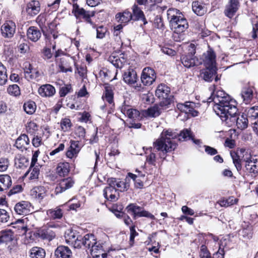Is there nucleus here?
Returning a JSON list of instances; mask_svg holds the SVG:
<instances>
[{
  "instance_id": "obj_2",
  "label": "nucleus",
  "mask_w": 258,
  "mask_h": 258,
  "mask_svg": "<svg viewBox=\"0 0 258 258\" xmlns=\"http://www.w3.org/2000/svg\"><path fill=\"white\" fill-rule=\"evenodd\" d=\"M178 135V134L170 129L163 131L160 137L153 143L154 149L159 152L160 158L165 159L167 153L171 152L176 149L177 144L174 139Z\"/></svg>"
},
{
  "instance_id": "obj_59",
  "label": "nucleus",
  "mask_w": 258,
  "mask_h": 258,
  "mask_svg": "<svg viewBox=\"0 0 258 258\" xmlns=\"http://www.w3.org/2000/svg\"><path fill=\"white\" fill-rule=\"evenodd\" d=\"M9 219L8 212L4 209H0V222L6 223Z\"/></svg>"
},
{
  "instance_id": "obj_23",
  "label": "nucleus",
  "mask_w": 258,
  "mask_h": 258,
  "mask_svg": "<svg viewBox=\"0 0 258 258\" xmlns=\"http://www.w3.org/2000/svg\"><path fill=\"white\" fill-rule=\"evenodd\" d=\"M27 36L28 39L32 42H37L41 36V32L35 26H30L27 31Z\"/></svg>"
},
{
  "instance_id": "obj_21",
  "label": "nucleus",
  "mask_w": 258,
  "mask_h": 258,
  "mask_svg": "<svg viewBox=\"0 0 258 258\" xmlns=\"http://www.w3.org/2000/svg\"><path fill=\"white\" fill-rule=\"evenodd\" d=\"M54 255L56 258H71L72 252L68 246L60 245L55 250Z\"/></svg>"
},
{
  "instance_id": "obj_61",
  "label": "nucleus",
  "mask_w": 258,
  "mask_h": 258,
  "mask_svg": "<svg viewBox=\"0 0 258 258\" xmlns=\"http://www.w3.org/2000/svg\"><path fill=\"white\" fill-rule=\"evenodd\" d=\"M43 57L45 59H49L52 56V53L50 48L45 47L43 49L42 51Z\"/></svg>"
},
{
  "instance_id": "obj_7",
  "label": "nucleus",
  "mask_w": 258,
  "mask_h": 258,
  "mask_svg": "<svg viewBox=\"0 0 258 258\" xmlns=\"http://www.w3.org/2000/svg\"><path fill=\"white\" fill-rule=\"evenodd\" d=\"M120 110L124 115L133 120H139L142 118L139 111L126 104L125 101L120 107Z\"/></svg>"
},
{
  "instance_id": "obj_25",
  "label": "nucleus",
  "mask_w": 258,
  "mask_h": 258,
  "mask_svg": "<svg viewBox=\"0 0 258 258\" xmlns=\"http://www.w3.org/2000/svg\"><path fill=\"white\" fill-rule=\"evenodd\" d=\"M132 17L133 20L134 21H141L144 23V24L147 23L145 16L143 12L136 4H134L132 7Z\"/></svg>"
},
{
  "instance_id": "obj_54",
  "label": "nucleus",
  "mask_w": 258,
  "mask_h": 258,
  "mask_svg": "<svg viewBox=\"0 0 258 258\" xmlns=\"http://www.w3.org/2000/svg\"><path fill=\"white\" fill-rule=\"evenodd\" d=\"M152 148H151V151ZM157 159L156 155L155 153L151 152L149 155L146 156V162L150 165L155 166Z\"/></svg>"
},
{
  "instance_id": "obj_14",
  "label": "nucleus",
  "mask_w": 258,
  "mask_h": 258,
  "mask_svg": "<svg viewBox=\"0 0 258 258\" xmlns=\"http://www.w3.org/2000/svg\"><path fill=\"white\" fill-rule=\"evenodd\" d=\"M83 146V145L81 144L79 141L71 140L70 146L66 152L67 157L70 159L76 157Z\"/></svg>"
},
{
  "instance_id": "obj_48",
  "label": "nucleus",
  "mask_w": 258,
  "mask_h": 258,
  "mask_svg": "<svg viewBox=\"0 0 258 258\" xmlns=\"http://www.w3.org/2000/svg\"><path fill=\"white\" fill-rule=\"evenodd\" d=\"M57 66L60 69V71L63 73L68 72H72L73 71L72 68L67 64L64 58H61L59 62L57 63Z\"/></svg>"
},
{
  "instance_id": "obj_37",
  "label": "nucleus",
  "mask_w": 258,
  "mask_h": 258,
  "mask_svg": "<svg viewBox=\"0 0 258 258\" xmlns=\"http://www.w3.org/2000/svg\"><path fill=\"white\" fill-rule=\"evenodd\" d=\"M45 251L44 249L39 247H33L30 250V256L31 258H44Z\"/></svg>"
},
{
  "instance_id": "obj_45",
  "label": "nucleus",
  "mask_w": 258,
  "mask_h": 258,
  "mask_svg": "<svg viewBox=\"0 0 258 258\" xmlns=\"http://www.w3.org/2000/svg\"><path fill=\"white\" fill-rule=\"evenodd\" d=\"M40 166L39 165L32 166L31 165L29 170L26 173L25 175L27 174L28 172H30V178L31 179H36L38 178Z\"/></svg>"
},
{
  "instance_id": "obj_34",
  "label": "nucleus",
  "mask_w": 258,
  "mask_h": 258,
  "mask_svg": "<svg viewBox=\"0 0 258 258\" xmlns=\"http://www.w3.org/2000/svg\"><path fill=\"white\" fill-rule=\"evenodd\" d=\"M70 166L68 162L59 163L56 168V172L60 176L64 177L69 173Z\"/></svg>"
},
{
  "instance_id": "obj_41",
  "label": "nucleus",
  "mask_w": 258,
  "mask_h": 258,
  "mask_svg": "<svg viewBox=\"0 0 258 258\" xmlns=\"http://www.w3.org/2000/svg\"><path fill=\"white\" fill-rule=\"evenodd\" d=\"M13 239V233L11 231H2L0 233V244L8 243Z\"/></svg>"
},
{
  "instance_id": "obj_51",
  "label": "nucleus",
  "mask_w": 258,
  "mask_h": 258,
  "mask_svg": "<svg viewBox=\"0 0 258 258\" xmlns=\"http://www.w3.org/2000/svg\"><path fill=\"white\" fill-rule=\"evenodd\" d=\"M36 198L42 200L45 196V188L44 186H39L34 188Z\"/></svg>"
},
{
  "instance_id": "obj_64",
  "label": "nucleus",
  "mask_w": 258,
  "mask_h": 258,
  "mask_svg": "<svg viewBox=\"0 0 258 258\" xmlns=\"http://www.w3.org/2000/svg\"><path fill=\"white\" fill-rule=\"evenodd\" d=\"M77 235H75V233L73 232H71L70 234H68V236L66 237V242L70 245H71L72 243L74 242V240L75 241L77 238Z\"/></svg>"
},
{
  "instance_id": "obj_19",
  "label": "nucleus",
  "mask_w": 258,
  "mask_h": 258,
  "mask_svg": "<svg viewBox=\"0 0 258 258\" xmlns=\"http://www.w3.org/2000/svg\"><path fill=\"white\" fill-rule=\"evenodd\" d=\"M40 10V4L38 1L32 0L27 5L26 11L30 16H34L38 14Z\"/></svg>"
},
{
  "instance_id": "obj_43",
  "label": "nucleus",
  "mask_w": 258,
  "mask_h": 258,
  "mask_svg": "<svg viewBox=\"0 0 258 258\" xmlns=\"http://www.w3.org/2000/svg\"><path fill=\"white\" fill-rule=\"evenodd\" d=\"M23 109L28 114H33L36 111V105L35 102L29 100L25 102L23 105Z\"/></svg>"
},
{
  "instance_id": "obj_24",
  "label": "nucleus",
  "mask_w": 258,
  "mask_h": 258,
  "mask_svg": "<svg viewBox=\"0 0 258 258\" xmlns=\"http://www.w3.org/2000/svg\"><path fill=\"white\" fill-rule=\"evenodd\" d=\"M137 177V175L133 174L132 173H128V176L126 177L125 179V181H117L116 184V187L117 188V190H119L120 191H124L128 189L130 186V179H133V180H135V179Z\"/></svg>"
},
{
  "instance_id": "obj_30",
  "label": "nucleus",
  "mask_w": 258,
  "mask_h": 258,
  "mask_svg": "<svg viewBox=\"0 0 258 258\" xmlns=\"http://www.w3.org/2000/svg\"><path fill=\"white\" fill-rule=\"evenodd\" d=\"M245 167L251 173H258V158L251 157L246 161Z\"/></svg>"
},
{
  "instance_id": "obj_11",
  "label": "nucleus",
  "mask_w": 258,
  "mask_h": 258,
  "mask_svg": "<svg viewBox=\"0 0 258 258\" xmlns=\"http://www.w3.org/2000/svg\"><path fill=\"white\" fill-rule=\"evenodd\" d=\"M195 106L196 104L192 102L177 103L176 105L177 108L181 112L194 117L198 116L199 113L198 111L195 109Z\"/></svg>"
},
{
  "instance_id": "obj_5",
  "label": "nucleus",
  "mask_w": 258,
  "mask_h": 258,
  "mask_svg": "<svg viewBox=\"0 0 258 258\" xmlns=\"http://www.w3.org/2000/svg\"><path fill=\"white\" fill-rule=\"evenodd\" d=\"M126 209L127 212L133 214L134 219H136L137 217H142L149 218L153 220L155 219V216L153 214L143 210L142 207L136 204H131L129 205L127 207Z\"/></svg>"
},
{
  "instance_id": "obj_22",
  "label": "nucleus",
  "mask_w": 258,
  "mask_h": 258,
  "mask_svg": "<svg viewBox=\"0 0 258 258\" xmlns=\"http://www.w3.org/2000/svg\"><path fill=\"white\" fill-rule=\"evenodd\" d=\"M217 70L216 67L205 68V69L201 71L200 75L205 81L211 82L217 74Z\"/></svg>"
},
{
  "instance_id": "obj_17",
  "label": "nucleus",
  "mask_w": 258,
  "mask_h": 258,
  "mask_svg": "<svg viewBox=\"0 0 258 258\" xmlns=\"http://www.w3.org/2000/svg\"><path fill=\"white\" fill-rule=\"evenodd\" d=\"M89 252L93 258H105L106 257V253L104 252L102 245L98 242L92 246L89 249Z\"/></svg>"
},
{
  "instance_id": "obj_6",
  "label": "nucleus",
  "mask_w": 258,
  "mask_h": 258,
  "mask_svg": "<svg viewBox=\"0 0 258 258\" xmlns=\"http://www.w3.org/2000/svg\"><path fill=\"white\" fill-rule=\"evenodd\" d=\"M156 74L155 71L149 67L143 69L141 76V80L145 86H150L155 81Z\"/></svg>"
},
{
  "instance_id": "obj_55",
  "label": "nucleus",
  "mask_w": 258,
  "mask_h": 258,
  "mask_svg": "<svg viewBox=\"0 0 258 258\" xmlns=\"http://www.w3.org/2000/svg\"><path fill=\"white\" fill-rule=\"evenodd\" d=\"M84 237L81 235H77V238L75 241L74 240V242L71 245L73 246L74 248H81L82 245H84L83 242Z\"/></svg>"
},
{
  "instance_id": "obj_4",
  "label": "nucleus",
  "mask_w": 258,
  "mask_h": 258,
  "mask_svg": "<svg viewBox=\"0 0 258 258\" xmlns=\"http://www.w3.org/2000/svg\"><path fill=\"white\" fill-rule=\"evenodd\" d=\"M73 7V13L77 19L83 18L86 22L90 24L93 28L95 27V24L91 20V17L95 15L94 11H86L83 8H80L77 4H74Z\"/></svg>"
},
{
  "instance_id": "obj_62",
  "label": "nucleus",
  "mask_w": 258,
  "mask_h": 258,
  "mask_svg": "<svg viewBox=\"0 0 258 258\" xmlns=\"http://www.w3.org/2000/svg\"><path fill=\"white\" fill-rule=\"evenodd\" d=\"M86 132L85 128L81 126L77 127L76 130V135L81 139H84Z\"/></svg>"
},
{
  "instance_id": "obj_27",
  "label": "nucleus",
  "mask_w": 258,
  "mask_h": 258,
  "mask_svg": "<svg viewBox=\"0 0 258 258\" xmlns=\"http://www.w3.org/2000/svg\"><path fill=\"white\" fill-rule=\"evenodd\" d=\"M195 52H190L181 57V61L183 65L187 68L196 65V57L194 56Z\"/></svg>"
},
{
  "instance_id": "obj_28",
  "label": "nucleus",
  "mask_w": 258,
  "mask_h": 258,
  "mask_svg": "<svg viewBox=\"0 0 258 258\" xmlns=\"http://www.w3.org/2000/svg\"><path fill=\"white\" fill-rule=\"evenodd\" d=\"M29 139L28 137L23 134L19 136L16 141L15 146L19 149L23 151L26 150L27 146L29 144Z\"/></svg>"
},
{
  "instance_id": "obj_26",
  "label": "nucleus",
  "mask_w": 258,
  "mask_h": 258,
  "mask_svg": "<svg viewBox=\"0 0 258 258\" xmlns=\"http://www.w3.org/2000/svg\"><path fill=\"white\" fill-rule=\"evenodd\" d=\"M104 197L108 200L116 201L118 198V193L116 188L107 186L103 190Z\"/></svg>"
},
{
  "instance_id": "obj_13",
  "label": "nucleus",
  "mask_w": 258,
  "mask_h": 258,
  "mask_svg": "<svg viewBox=\"0 0 258 258\" xmlns=\"http://www.w3.org/2000/svg\"><path fill=\"white\" fill-rule=\"evenodd\" d=\"M215 59L216 54L211 49L207 51L203 55V61L205 68L216 67Z\"/></svg>"
},
{
  "instance_id": "obj_32",
  "label": "nucleus",
  "mask_w": 258,
  "mask_h": 258,
  "mask_svg": "<svg viewBox=\"0 0 258 258\" xmlns=\"http://www.w3.org/2000/svg\"><path fill=\"white\" fill-rule=\"evenodd\" d=\"M11 185L12 179L9 175H0V191L7 190Z\"/></svg>"
},
{
  "instance_id": "obj_50",
  "label": "nucleus",
  "mask_w": 258,
  "mask_h": 258,
  "mask_svg": "<svg viewBox=\"0 0 258 258\" xmlns=\"http://www.w3.org/2000/svg\"><path fill=\"white\" fill-rule=\"evenodd\" d=\"M179 140L186 141L190 140L192 138V134L190 130L185 128L181 131L179 135Z\"/></svg>"
},
{
  "instance_id": "obj_39",
  "label": "nucleus",
  "mask_w": 258,
  "mask_h": 258,
  "mask_svg": "<svg viewBox=\"0 0 258 258\" xmlns=\"http://www.w3.org/2000/svg\"><path fill=\"white\" fill-rule=\"evenodd\" d=\"M47 215L50 219L56 220L61 219L63 216V213L62 210L59 207L47 210Z\"/></svg>"
},
{
  "instance_id": "obj_49",
  "label": "nucleus",
  "mask_w": 258,
  "mask_h": 258,
  "mask_svg": "<svg viewBox=\"0 0 258 258\" xmlns=\"http://www.w3.org/2000/svg\"><path fill=\"white\" fill-rule=\"evenodd\" d=\"M8 93L14 96H18L20 95V89L18 85L13 84L10 85L7 88Z\"/></svg>"
},
{
  "instance_id": "obj_10",
  "label": "nucleus",
  "mask_w": 258,
  "mask_h": 258,
  "mask_svg": "<svg viewBox=\"0 0 258 258\" xmlns=\"http://www.w3.org/2000/svg\"><path fill=\"white\" fill-rule=\"evenodd\" d=\"M24 73L25 78L28 81L38 80L40 76L38 71L34 69L32 66L28 62L24 63Z\"/></svg>"
},
{
  "instance_id": "obj_9",
  "label": "nucleus",
  "mask_w": 258,
  "mask_h": 258,
  "mask_svg": "<svg viewBox=\"0 0 258 258\" xmlns=\"http://www.w3.org/2000/svg\"><path fill=\"white\" fill-rule=\"evenodd\" d=\"M75 182L74 179L72 177H68L60 180L55 188V194H60L71 188L74 186Z\"/></svg>"
},
{
  "instance_id": "obj_16",
  "label": "nucleus",
  "mask_w": 258,
  "mask_h": 258,
  "mask_svg": "<svg viewBox=\"0 0 258 258\" xmlns=\"http://www.w3.org/2000/svg\"><path fill=\"white\" fill-rule=\"evenodd\" d=\"M239 7L238 0H229L224 11L225 15L227 17L231 18L238 10Z\"/></svg>"
},
{
  "instance_id": "obj_20",
  "label": "nucleus",
  "mask_w": 258,
  "mask_h": 258,
  "mask_svg": "<svg viewBox=\"0 0 258 258\" xmlns=\"http://www.w3.org/2000/svg\"><path fill=\"white\" fill-rule=\"evenodd\" d=\"M123 81L128 85L135 84L138 80L137 72L133 69H129L123 74Z\"/></svg>"
},
{
  "instance_id": "obj_15",
  "label": "nucleus",
  "mask_w": 258,
  "mask_h": 258,
  "mask_svg": "<svg viewBox=\"0 0 258 258\" xmlns=\"http://www.w3.org/2000/svg\"><path fill=\"white\" fill-rule=\"evenodd\" d=\"M31 205L28 201H21L16 204L14 210L19 215H27L31 212Z\"/></svg>"
},
{
  "instance_id": "obj_57",
  "label": "nucleus",
  "mask_w": 258,
  "mask_h": 258,
  "mask_svg": "<svg viewBox=\"0 0 258 258\" xmlns=\"http://www.w3.org/2000/svg\"><path fill=\"white\" fill-rule=\"evenodd\" d=\"M130 245L132 246L134 243V239L136 236L138 235V233L136 231L135 226H132L130 228Z\"/></svg>"
},
{
  "instance_id": "obj_31",
  "label": "nucleus",
  "mask_w": 258,
  "mask_h": 258,
  "mask_svg": "<svg viewBox=\"0 0 258 258\" xmlns=\"http://www.w3.org/2000/svg\"><path fill=\"white\" fill-rule=\"evenodd\" d=\"M241 96L243 99V101L247 104L250 102L253 97V90L252 88L250 87H245L243 88Z\"/></svg>"
},
{
  "instance_id": "obj_63",
  "label": "nucleus",
  "mask_w": 258,
  "mask_h": 258,
  "mask_svg": "<svg viewBox=\"0 0 258 258\" xmlns=\"http://www.w3.org/2000/svg\"><path fill=\"white\" fill-rule=\"evenodd\" d=\"M22 186L21 185H16L14 186L12 189H11L9 192L8 193V195L9 196H11L13 195L17 194L22 190Z\"/></svg>"
},
{
  "instance_id": "obj_44",
  "label": "nucleus",
  "mask_w": 258,
  "mask_h": 258,
  "mask_svg": "<svg viewBox=\"0 0 258 258\" xmlns=\"http://www.w3.org/2000/svg\"><path fill=\"white\" fill-rule=\"evenodd\" d=\"M7 80V69L4 65L0 62V86L5 85Z\"/></svg>"
},
{
  "instance_id": "obj_53",
  "label": "nucleus",
  "mask_w": 258,
  "mask_h": 258,
  "mask_svg": "<svg viewBox=\"0 0 258 258\" xmlns=\"http://www.w3.org/2000/svg\"><path fill=\"white\" fill-rule=\"evenodd\" d=\"M60 125L61 129L64 132L68 131L72 126L71 120L68 118L62 119L60 121Z\"/></svg>"
},
{
  "instance_id": "obj_47",
  "label": "nucleus",
  "mask_w": 258,
  "mask_h": 258,
  "mask_svg": "<svg viewBox=\"0 0 258 258\" xmlns=\"http://www.w3.org/2000/svg\"><path fill=\"white\" fill-rule=\"evenodd\" d=\"M192 9L194 13L199 16H202L205 12L204 7L198 2L192 3Z\"/></svg>"
},
{
  "instance_id": "obj_36",
  "label": "nucleus",
  "mask_w": 258,
  "mask_h": 258,
  "mask_svg": "<svg viewBox=\"0 0 258 258\" xmlns=\"http://www.w3.org/2000/svg\"><path fill=\"white\" fill-rule=\"evenodd\" d=\"M15 164L17 168H24L29 165V161L25 156L18 155L15 158Z\"/></svg>"
},
{
  "instance_id": "obj_12",
  "label": "nucleus",
  "mask_w": 258,
  "mask_h": 258,
  "mask_svg": "<svg viewBox=\"0 0 258 258\" xmlns=\"http://www.w3.org/2000/svg\"><path fill=\"white\" fill-rule=\"evenodd\" d=\"M2 35L6 38H12L16 31L15 23L11 21L8 20L1 27Z\"/></svg>"
},
{
  "instance_id": "obj_52",
  "label": "nucleus",
  "mask_w": 258,
  "mask_h": 258,
  "mask_svg": "<svg viewBox=\"0 0 258 258\" xmlns=\"http://www.w3.org/2000/svg\"><path fill=\"white\" fill-rule=\"evenodd\" d=\"M96 29V38L97 39H102L105 37V34L107 31L106 27L100 26L98 27H95Z\"/></svg>"
},
{
  "instance_id": "obj_58",
  "label": "nucleus",
  "mask_w": 258,
  "mask_h": 258,
  "mask_svg": "<svg viewBox=\"0 0 258 258\" xmlns=\"http://www.w3.org/2000/svg\"><path fill=\"white\" fill-rule=\"evenodd\" d=\"M72 87L70 85H67L62 87L59 90V95L60 97H64L67 94L71 92Z\"/></svg>"
},
{
  "instance_id": "obj_42",
  "label": "nucleus",
  "mask_w": 258,
  "mask_h": 258,
  "mask_svg": "<svg viewBox=\"0 0 258 258\" xmlns=\"http://www.w3.org/2000/svg\"><path fill=\"white\" fill-rule=\"evenodd\" d=\"M105 92L102 96V98L104 101L108 102L109 104H111L113 102V93L112 88L110 86H105Z\"/></svg>"
},
{
  "instance_id": "obj_18",
  "label": "nucleus",
  "mask_w": 258,
  "mask_h": 258,
  "mask_svg": "<svg viewBox=\"0 0 258 258\" xmlns=\"http://www.w3.org/2000/svg\"><path fill=\"white\" fill-rule=\"evenodd\" d=\"M38 92L41 97H50L55 94V89L50 84H45L39 88Z\"/></svg>"
},
{
  "instance_id": "obj_29",
  "label": "nucleus",
  "mask_w": 258,
  "mask_h": 258,
  "mask_svg": "<svg viewBox=\"0 0 258 258\" xmlns=\"http://www.w3.org/2000/svg\"><path fill=\"white\" fill-rule=\"evenodd\" d=\"M170 92V88L164 84L159 85L155 92L156 96L159 98H167Z\"/></svg>"
},
{
  "instance_id": "obj_1",
  "label": "nucleus",
  "mask_w": 258,
  "mask_h": 258,
  "mask_svg": "<svg viewBox=\"0 0 258 258\" xmlns=\"http://www.w3.org/2000/svg\"><path fill=\"white\" fill-rule=\"evenodd\" d=\"M213 102V109L222 121L228 127L236 125L238 128L244 130L248 126V118L243 113L239 114L237 102L223 90L214 91L208 99Z\"/></svg>"
},
{
  "instance_id": "obj_46",
  "label": "nucleus",
  "mask_w": 258,
  "mask_h": 258,
  "mask_svg": "<svg viewBox=\"0 0 258 258\" xmlns=\"http://www.w3.org/2000/svg\"><path fill=\"white\" fill-rule=\"evenodd\" d=\"M161 112V108L156 105L148 109L147 114L150 117H155L159 116Z\"/></svg>"
},
{
  "instance_id": "obj_38",
  "label": "nucleus",
  "mask_w": 258,
  "mask_h": 258,
  "mask_svg": "<svg viewBox=\"0 0 258 258\" xmlns=\"http://www.w3.org/2000/svg\"><path fill=\"white\" fill-rule=\"evenodd\" d=\"M109 61L116 68H121L126 63V59L123 56H110Z\"/></svg>"
},
{
  "instance_id": "obj_35",
  "label": "nucleus",
  "mask_w": 258,
  "mask_h": 258,
  "mask_svg": "<svg viewBox=\"0 0 258 258\" xmlns=\"http://www.w3.org/2000/svg\"><path fill=\"white\" fill-rule=\"evenodd\" d=\"M244 113L247 118L251 120H254L258 118V106H253L246 107Z\"/></svg>"
},
{
  "instance_id": "obj_40",
  "label": "nucleus",
  "mask_w": 258,
  "mask_h": 258,
  "mask_svg": "<svg viewBox=\"0 0 258 258\" xmlns=\"http://www.w3.org/2000/svg\"><path fill=\"white\" fill-rule=\"evenodd\" d=\"M83 237L84 246L88 248V249H90L92 246H93L97 242L94 235L92 234H86Z\"/></svg>"
},
{
  "instance_id": "obj_3",
  "label": "nucleus",
  "mask_w": 258,
  "mask_h": 258,
  "mask_svg": "<svg viewBox=\"0 0 258 258\" xmlns=\"http://www.w3.org/2000/svg\"><path fill=\"white\" fill-rule=\"evenodd\" d=\"M167 16L171 29L175 33H181L188 28L187 21L179 10L170 8L167 12Z\"/></svg>"
},
{
  "instance_id": "obj_8",
  "label": "nucleus",
  "mask_w": 258,
  "mask_h": 258,
  "mask_svg": "<svg viewBox=\"0 0 258 258\" xmlns=\"http://www.w3.org/2000/svg\"><path fill=\"white\" fill-rule=\"evenodd\" d=\"M36 236L48 241L52 240L56 236L55 232L49 227H42L35 232Z\"/></svg>"
},
{
  "instance_id": "obj_33",
  "label": "nucleus",
  "mask_w": 258,
  "mask_h": 258,
  "mask_svg": "<svg viewBox=\"0 0 258 258\" xmlns=\"http://www.w3.org/2000/svg\"><path fill=\"white\" fill-rule=\"evenodd\" d=\"M132 14L128 10L123 13H118L115 16V19L118 22L126 23L133 20Z\"/></svg>"
},
{
  "instance_id": "obj_56",
  "label": "nucleus",
  "mask_w": 258,
  "mask_h": 258,
  "mask_svg": "<svg viewBox=\"0 0 258 258\" xmlns=\"http://www.w3.org/2000/svg\"><path fill=\"white\" fill-rule=\"evenodd\" d=\"M9 160L7 158H0V171H5L9 166Z\"/></svg>"
},
{
  "instance_id": "obj_60",
  "label": "nucleus",
  "mask_w": 258,
  "mask_h": 258,
  "mask_svg": "<svg viewBox=\"0 0 258 258\" xmlns=\"http://www.w3.org/2000/svg\"><path fill=\"white\" fill-rule=\"evenodd\" d=\"M163 100L160 102L158 106H160L161 110L166 109L169 107V105L171 104V100L170 98H162Z\"/></svg>"
}]
</instances>
